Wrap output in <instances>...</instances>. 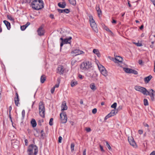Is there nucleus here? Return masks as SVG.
I'll return each instance as SVG.
<instances>
[{
    "label": "nucleus",
    "mask_w": 155,
    "mask_h": 155,
    "mask_svg": "<svg viewBox=\"0 0 155 155\" xmlns=\"http://www.w3.org/2000/svg\"><path fill=\"white\" fill-rule=\"evenodd\" d=\"M31 4L32 8L36 10H39L44 7L42 0H33Z\"/></svg>",
    "instance_id": "nucleus-1"
},
{
    "label": "nucleus",
    "mask_w": 155,
    "mask_h": 155,
    "mask_svg": "<svg viewBox=\"0 0 155 155\" xmlns=\"http://www.w3.org/2000/svg\"><path fill=\"white\" fill-rule=\"evenodd\" d=\"M38 148L33 144L30 145L27 150L28 155H36L38 152Z\"/></svg>",
    "instance_id": "nucleus-2"
},
{
    "label": "nucleus",
    "mask_w": 155,
    "mask_h": 155,
    "mask_svg": "<svg viewBox=\"0 0 155 155\" xmlns=\"http://www.w3.org/2000/svg\"><path fill=\"white\" fill-rule=\"evenodd\" d=\"M45 106L42 102H40L39 103V112L40 115L43 117H45Z\"/></svg>",
    "instance_id": "nucleus-3"
},
{
    "label": "nucleus",
    "mask_w": 155,
    "mask_h": 155,
    "mask_svg": "<svg viewBox=\"0 0 155 155\" xmlns=\"http://www.w3.org/2000/svg\"><path fill=\"white\" fill-rule=\"evenodd\" d=\"M146 94H145V95H149L150 96L151 100L152 101H154L155 91H154L153 89H151L149 91H148L147 90V92H146Z\"/></svg>",
    "instance_id": "nucleus-4"
},
{
    "label": "nucleus",
    "mask_w": 155,
    "mask_h": 155,
    "mask_svg": "<svg viewBox=\"0 0 155 155\" xmlns=\"http://www.w3.org/2000/svg\"><path fill=\"white\" fill-rule=\"evenodd\" d=\"M134 88L135 90L140 92L144 95L146 94V93L147 92V89L143 87L136 86H135Z\"/></svg>",
    "instance_id": "nucleus-5"
},
{
    "label": "nucleus",
    "mask_w": 155,
    "mask_h": 155,
    "mask_svg": "<svg viewBox=\"0 0 155 155\" xmlns=\"http://www.w3.org/2000/svg\"><path fill=\"white\" fill-rule=\"evenodd\" d=\"M60 120L62 123H65L67 120V117L65 112L61 113L60 114Z\"/></svg>",
    "instance_id": "nucleus-6"
},
{
    "label": "nucleus",
    "mask_w": 155,
    "mask_h": 155,
    "mask_svg": "<svg viewBox=\"0 0 155 155\" xmlns=\"http://www.w3.org/2000/svg\"><path fill=\"white\" fill-rule=\"evenodd\" d=\"M128 141L130 145L133 146L134 147H136L137 145L134 138L132 137H128Z\"/></svg>",
    "instance_id": "nucleus-7"
},
{
    "label": "nucleus",
    "mask_w": 155,
    "mask_h": 155,
    "mask_svg": "<svg viewBox=\"0 0 155 155\" xmlns=\"http://www.w3.org/2000/svg\"><path fill=\"white\" fill-rule=\"evenodd\" d=\"M64 67L62 65H59L57 68V73L60 74H62L64 73Z\"/></svg>",
    "instance_id": "nucleus-8"
},
{
    "label": "nucleus",
    "mask_w": 155,
    "mask_h": 155,
    "mask_svg": "<svg viewBox=\"0 0 155 155\" xmlns=\"http://www.w3.org/2000/svg\"><path fill=\"white\" fill-rule=\"evenodd\" d=\"M84 53V52L83 51H80L79 49H75L71 52V53L74 54V56H76Z\"/></svg>",
    "instance_id": "nucleus-9"
},
{
    "label": "nucleus",
    "mask_w": 155,
    "mask_h": 155,
    "mask_svg": "<svg viewBox=\"0 0 155 155\" xmlns=\"http://www.w3.org/2000/svg\"><path fill=\"white\" fill-rule=\"evenodd\" d=\"M91 27L93 30L96 33L98 32V29L95 22L90 23Z\"/></svg>",
    "instance_id": "nucleus-10"
},
{
    "label": "nucleus",
    "mask_w": 155,
    "mask_h": 155,
    "mask_svg": "<svg viewBox=\"0 0 155 155\" xmlns=\"http://www.w3.org/2000/svg\"><path fill=\"white\" fill-rule=\"evenodd\" d=\"M37 32L38 35L39 36H42L44 35V32L43 30V27L42 26H41L38 29Z\"/></svg>",
    "instance_id": "nucleus-11"
},
{
    "label": "nucleus",
    "mask_w": 155,
    "mask_h": 155,
    "mask_svg": "<svg viewBox=\"0 0 155 155\" xmlns=\"http://www.w3.org/2000/svg\"><path fill=\"white\" fill-rule=\"evenodd\" d=\"M57 10L58 12L60 13H68L70 12L69 10L68 9H58Z\"/></svg>",
    "instance_id": "nucleus-12"
},
{
    "label": "nucleus",
    "mask_w": 155,
    "mask_h": 155,
    "mask_svg": "<svg viewBox=\"0 0 155 155\" xmlns=\"http://www.w3.org/2000/svg\"><path fill=\"white\" fill-rule=\"evenodd\" d=\"M16 97L14 98V101L15 105L18 106L19 99L18 95L17 92L15 93Z\"/></svg>",
    "instance_id": "nucleus-13"
},
{
    "label": "nucleus",
    "mask_w": 155,
    "mask_h": 155,
    "mask_svg": "<svg viewBox=\"0 0 155 155\" xmlns=\"http://www.w3.org/2000/svg\"><path fill=\"white\" fill-rule=\"evenodd\" d=\"M92 67L91 64L89 61L85 62V69L87 70Z\"/></svg>",
    "instance_id": "nucleus-14"
},
{
    "label": "nucleus",
    "mask_w": 155,
    "mask_h": 155,
    "mask_svg": "<svg viewBox=\"0 0 155 155\" xmlns=\"http://www.w3.org/2000/svg\"><path fill=\"white\" fill-rule=\"evenodd\" d=\"M72 39V37H70L67 38H64L63 41H62L64 44L68 43L70 44L71 42V40Z\"/></svg>",
    "instance_id": "nucleus-15"
},
{
    "label": "nucleus",
    "mask_w": 155,
    "mask_h": 155,
    "mask_svg": "<svg viewBox=\"0 0 155 155\" xmlns=\"http://www.w3.org/2000/svg\"><path fill=\"white\" fill-rule=\"evenodd\" d=\"M61 107H62L61 111H62L67 110L68 107L66 105V102L65 101H64L62 103Z\"/></svg>",
    "instance_id": "nucleus-16"
},
{
    "label": "nucleus",
    "mask_w": 155,
    "mask_h": 155,
    "mask_svg": "<svg viewBox=\"0 0 155 155\" xmlns=\"http://www.w3.org/2000/svg\"><path fill=\"white\" fill-rule=\"evenodd\" d=\"M96 9L97 12L98 17H100V15H101L102 14V12L99 8V5H96Z\"/></svg>",
    "instance_id": "nucleus-17"
},
{
    "label": "nucleus",
    "mask_w": 155,
    "mask_h": 155,
    "mask_svg": "<svg viewBox=\"0 0 155 155\" xmlns=\"http://www.w3.org/2000/svg\"><path fill=\"white\" fill-rule=\"evenodd\" d=\"M58 6L60 8H64L66 6V4L65 2H60L58 4Z\"/></svg>",
    "instance_id": "nucleus-18"
},
{
    "label": "nucleus",
    "mask_w": 155,
    "mask_h": 155,
    "mask_svg": "<svg viewBox=\"0 0 155 155\" xmlns=\"http://www.w3.org/2000/svg\"><path fill=\"white\" fill-rule=\"evenodd\" d=\"M152 78L151 75H150L148 77H146L144 78V81L146 83H148Z\"/></svg>",
    "instance_id": "nucleus-19"
},
{
    "label": "nucleus",
    "mask_w": 155,
    "mask_h": 155,
    "mask_svg": "<svg viewBox=\"0 0 155 155\" xmlns=\"http://www.w3.org/2000/svg\"><path fill=\"white\" fill-rule=\"evenodd\" d=\"M92 73L91 71H88L86 73V75L87 77L94 78L95 77L94 76V74Z\"/></svg>",
    "instance_id": "nucleus-20"
},
{
    "label": "nucleus",
    "mask_w": 155,
    "mask_h": 155,
    "mask_svg": "<svg viewBox=\"0 0 155 155\" xmlns=\"http://www.w3.org/2000/svg\"><path fill=\"white\" fill-rule=\"evenodd\" d=\"M115 62H117V61H118L120 63H121L123 60L122 58L119 56H117L115 58Z\"/></svg>",
    "instance_id": "nucleus-21"
},
{
    "label": "nucleus",
    "mask_w": 155,
    "mask_h": 155,
    "mask_svg": "<svg viewBox=\"0 0 155 155\" xmlns=\"http://www.w3.org/2000/svg\"><path fill=\"white\" fill-rule=\"evenodd\" d=\"M3 22L7 27L8 29L10 30L11 28V25L10 23L8 21L6 20L4 21Z\"/></svg>",
    "instance_id": "nucleus-22"
},
{
    "label": "nucleus",
    "mask_w": 155,
    "mask_h": 155,
    "mask_svg": "<svg viewBox=\"0 0 155 155\" xmlns=\"http://www.w3.org/2000/svg\"><path fill=\"white\" fill-rule=\"evenodd\" d=\"M93 52L94 54H96L98 57H100L101 54L98 49H94Z\"/></svg>",
    "instance_id": "nucleus-23"
},
{
    "label": "nucleus",
    "mask_w": 155,
    "mask_h": 155,
    "mask_svg": "<svg viewBox=\"0 0 155 155\" xmlns=\"http://www.w3.org/2000/svg\"><path fill=\"white\" fill-rule=\"evenodd\" d=\"M46 80V77L45 75H42L40 78V81L42 83H43Z\"/></svg>",
    "instance_id": "nucleus-24"
},
{
    "label": "nucleus",
    "mask_w": 155,
    "mask_h": 155,
    "mask_svg": "<svg viewBox=\"0 0 155 155\" xmlns=\"http://www.w3.org/2000/svg\"><path fill=\"white\" fill-rule=\"evenodd\" d=\"M90 87L91 89L93 91H94L97 89V88L95 86V84L93 83L90 84Z\"/></svg>",
    "instance_id": "nucleus-25"
},
{
    "label": "nucleus",
    "mask_w": 155,
    "mask_h": 155,
    "mask_svg": "<svg viewBox=\"0 0 155 155\" xmlns=\"http://www.w3.org/2000/svg\"><path fill=\"white\" fill-rule=\"evenodd\" d=\"M31 124L33 127H35L37 125L36 121L34 119H32L31 121Z\"/></svg>",
    "instance_id": "nucleus-26"
},
{
    "label": "nucleus",
    "mask_w": 155,
    "mask_h": 155,
    "mask_svg": "<svg viewBox=\"0 0 155 155\" xmlns=\"http://www.w3.org/2000/svg\"><path fill=\"white\" fill-rule=\"evenodd\" d=\"M80 68L83 71H85V62H82L81 64Z\"/></svg>",
    "instance_id": "nucleus-27"
},
{
    "label": "nucleus",
    "mask_w": 155,
    "mask_h": 155,
    "mask_svg": "<svg viewBox=\"0 0 155 155\" xmlns=\"http://www.w3.org/2000/svg\"><path fill=\"white\" fill-rule=\"evenodd\" d=\"M70 3L74 6L76 5V2L75 0H68Z\"/></svg>",
    "instance_id": "nucleus-28"
},
{
    "label": "nucleus",
    "mask_w": 155,
    "mask_h": 155,
    "mask_svg": "<svg viewBox=\"0 0 155 155\" xmlns=\"http://www.w3.org/2000/svg\"><path fill=\"white\" fill-rule=\"evenodd\" d=\"M102 26L103 27V28L107 31H108L112 34H113V33L110 30L107 26H105L104 24H103V25H102Z\"/></svg>",
    "instance_id": "nucleus-29"
},
{
    "label": "nucleus",
    "mask_w": 155,
    "mask_h": 155,
    "mask_svg": "<svg viewBox=\"0 0 155 155\" xmlns=\"http://www.w3.org/2000/svg\"><path fill=\"white\" fill-rule=\"evenodd\" d=\"M117 113V110H113L111 111L110 113L113 116L115 115Z\"/></svg>",
    "instance_id": "nucleus-30"
},
{
    "label": "nucleus",
    "mask_w": 155,
    "mask_h": 155,
    "mask_svg": "<svg viewBox=\"0 0 155 155\" xmlns=\"http://www.w3.org/2000/svg\"><path fill=\"white\" fill-rule=\"evenodd\" d=\"M63 34L61 38H60V40L62 41H63L64 40V38L65 37H66V34H68V33L67 32H63Z\"/></svg>",
    "instance_id": "nucleus-31"
},
{
    "label": "nucleus",
    "mask_w": 155,
    "mask_h": 155,
    "mask_svg": "<svg viewBox=\"0 0 155 155\" xmlns=\"http://www.w3.org/2000/svg\"><path fill=\"white\" fill-rule=\"evenodd\" d=\"M101 73L103 75L105 76H106L107 75V71H106V69H104V70H103V71L101 72Z\"/></svg>",
    "instance_id": "nucleus-32"
},
{
    "label": "nucleus",
    "mask_w": 155,
    "mask_h": 155,
    "mask_svg": "<svg viewBox=\"0 0 155 155\" xmlns=\"http://www.w3.org/2000/svg\"><path fill=\"white\" fill-rule=\"evenodd\" d=\"M99 69L101 72L102 71L105 69V68L102 65H101L100 66H98Z\"/></svg>",
    "instance_id": "nucleus-33"
},
{
    "label": "nucleus",
    "mask_w": 155,
    "mask_h": 155,
    "mask_svg": "<svg viewBox=\"0 0 155 155\" xmlns=\"http://www.w3.org/2000/svg\"><path fill=\"white\" fill-rule=\"evenodd\" d=\"M78 83L77 81H72L71 83V86L73 87L77 84Z\"/></svg>",
    "instance_id": "nucleus-34"
},
{
    "label": "nucleus",
    "mask_w": 155,
    "mask_h": 155,
    "mask_svg": "<svg viewBox=\"0 0 155 155\" xmlns=\"http://www.w3.org/2000/svg\"><path fill=\"white\" fill-rule=\"evenodd\" d=\"M143 104L145 106H147L148 105V103L147 100L146 99L143 100Z\"/></svg>",
    "instance_id": "nucleus-35"
},
{
    "label": "nucleus",
    "mask_w": 155,
    "mask_h": 155,
    "mask_svg": "<svg viewBox=\"0 0 155 155\" xmlns=\"http://www.w3.org/2000/svg\"><path fill=\"white\" fill-rule=\"evenodd\" d=\"M74 143H72L71 144V151L72 152H73L74 149Z\"/></svg>",
    "instance_id": "nucleus-36"
},
{
    "label": "nucleus",
    "mask_w": 155,
    "mask_h": 155,
    "mask_svg": "<svg viewBox=\"0 0 155 155\" xmlns=\"http://www.w3.org/2000/svg\"><path fill=\"white\" fill-rule=\"evenodd\" d=\"M90 23L95 22L92 16H89Z\"/></svg>",
    "instance_id": "nucleus-37"
},
{
    "label": "nucleus",
    "mask_w": 155,
    "mask_h": 155,
    "mask_svg": "<svg viewBox=\"0 0 155 155\" xmlns=\"http://www.w3.org/2000/svg\"><path fill=\"white\" fill-rule=\"evenodd\" d=\"M113 116L110 113L107 115L105 117L104 120H106L109 118Z\"/></svg>",
    "instance_id": "nucleus-38"
},
{
    "label": "nucleus",
    "mask_w": 155,
    "mask_h": 155,
    "mask_svg": "<svg viewBox=\"0 0 155 155\" xmlns=\"http://www.w3.org/2000/svg\"><path fill=\"white\" fill-rule=\"evenodd\" d=\"M25 110H23L22 111V113H21V114H22L21 119H23L24 118L25 116Z\"/></svg>",
    "instance_id": "nucleus-39"
},
{
    "label": "nucleus",
    "mask_w": 155,
    "mask_h": 155,
    "mask_svg": "<svg viewBox=\"0 0 155 155\" xmlns=\"http://www.w3.org/2000/svg\"><path fill=\"white\" fill-rule=\"evenodd\" d=\"M117 104L116 103H114L112 105H111V107L112 108H113L115 109L117 107Z\"/></svg>",
    "instance_id": "nucleus-40"
},
{
    "label": "nucleus",
    "mask_w": 155,
    "mask_h": 155,
    "mask_svg": "<svg viewBox=\"0 0 155 155\" xmlns=\"http://www.w3.org/2000/svg\"><path fill=\"white\" fill-rule=\"evenodd\" d=\"M106 146H107V148H108V149L109 150H110L111 149V147L110 146V145L108 143V142L107 141H106Z\"/></svg>",
    "instance_id": "nucleus-41"
},
{
    "label": "nucleus",
    "mask_w": 155,
    "mask_h": 155,
    "mask_svg": "<svg viewBox=\"0 0 155 155\" xmlns=\"http://www.w3.org/2000/svg\"><path fill=\"white\" fill-rule=\"evenodd\" d=\"M124 70L127 73H128L129 71V68H123Z\"/></svg>",
    "instance_id": "nucleus-42"
},
{
    "label": "nucleus",
    "mask_w": 155,
    "mask_h": 155,
    "mask_svg": "<svg viewBox=\"0 0 155 155\" xmlns=\"http://www.w3.org/2000/svg\"><path fill=\"white\" fill-rule=\"evenodd\" d=\"M53 120V118H50L49 122V124L50 126H52L53 124L52 123V121Z\"/></svg>",
    "instance_id": "nucleus-43"
},
{
    "label": "nucleus",
    "mask_w": 155,
    "mask_h": 155,
    "mask_svg": "<svg viewBox=\"0 0 155 155\" xmlns=\"http://www.w3.org/2000/svg\"><path fill=\"white\" fill-rule=\"evenodd\" d=\"M132 73L133 74L135 75H137L138 74V72L137 71L133 69H132Z\"/></svg>",
    "instance_id": "nucleus-44"
},
{
    "label": "nucleus",
    "mask_w": 155,
    "mask_h": 155,
    "mask_svg": "<svg viewBox=\"0 0 155 155\" xmlns=\"http://www.w3.org/2000/svg\"><path fill=\"white\" fill-rule=\"evenodd\" d=\"M7 17L10 20L13 21V20H14L13 18H12V17H11V16L8 15H7Z\"/></svg>",
    "instance_id": "nucleus-45"
},
{
    "label": "nucleus",
    "mask_w": 155,
    "mask_h": 155,
    "mask_svg": "<svg viewBox=\"0 0 155 155\" xmlns=\"http://www.w3.org/2000/svg\"><path fill=\"white\" fill-rule=\"evenodd\" d=\"M134 44L137 46H142V44L141 43L134 42Z\"/></svg>",
    "instance_id": "nucleus-46"
},
{
    "label": "nucleus",
    "mask_w": 155,
    "mask_h": 155,
    "mask_svg": "<svg viewBox=\"0 0 155 155\" xmlns=\"http://www.w3.org/2000/svg\"><path fill=\"white\" fill-rule=\"evenodd\" d=\"M138 62L139 64H140L141 65H143V61L141 60H139L138 61Z\"/></svg>",
    "instance_id": "nucleus-47"
},
{
    "label": "nucleus",
    "mask_w": 155,
    "mask_h": 155,
    "mask_svg": "<svg viewBox=\"0 0 155 155\" xmlns=\"http://www.w3.org/2000/svg\"><path fill=\"white\" fill-rule=\"evenodd\" d=\"M43 122V120H39L38 122V124L40 126L41 125V122Z\"/></svg>",
    "instance_id": "nucleus-48"
},
{
    "label": "nucleus",
    "mask_w": 155,
    "mask_h": 155,
    "mask_svg": "<svg viewBox=\"0 0 155 155\" xmlns=\"http://www.w3.org/2000/svg\"><path fill=\"white\" fill-rule=\"evenodd\" d=\"M26 27L24 26V25H23L21 27V29L22 31L26 29Z\"/></svg>",
    "instance_id": "nucleus-49"
},
{
    "label": "nucleus",
    "mask_w": 155,
    "mask_h": 155,
    "mask_svg": "<svg viewBox=\"0 0 155 155\" xmlns=\"http://www.w3.org/2000/svg\"><path fill=\"white\" fill-rule=\"evenodd\" d=\"M97 112V109L96 108L94 109L92 111V112L93 114H95Z\"/></svg>",
    "instance_id": "nucleus-50"
},
{
    "label": "nucleus",
    "mask_w": 155,
    "mask_h": 155,
    "mask_svg": "<svg viewBox=\"0 0 155 155\" xmlns=\"http://www.w3.org/2000/svg\"><path fill=\"white\" fill-rule=\"evenodd\" d=\"M100 149L102 151V152H104V150L103 149V146H102L101 145H100Z\"/></svg>",
    "instance_id": "nucleus-51"
},
{
    "label": "nucleus",
    "mask_w": 155,
    "mask_h": 155,
    "mask_svg": "<svg viewBox=\"0 0 155 155\" xmlns=\"http://www.w3.org/2000/svg\"><path fill=\"white\" fill-rule=\"evenodd\" d=\"M86 130L87 132H89L91 131V129L89 127H87L86 128Z\"/></svg>",
    "instance_id": "nucleus-52"
},
{
    "label": "nucleus",
    "mask_w": 155,
    "mask_h": 155,
    "mask_svg": "<svg viewBox=\"0 0 155 155\" xmlns=\"http://www.w3.org/2000/svg\"><path fill=\"white\" fill-rule=\"evenodd\" d=\"M62 139V138L61 136H60L58 138V142L59 143H61V140Z\"/></svg>",
    "instance_id": "nucleus-53"
},
{
    "label": "nucleus",
    "mask_w": 155,
    "mask_h": 155,
    "mask_svg": "<svg viewBox=\"0 0 155 155\" xmlns=\"http://www.w3.org/2000/svg\"><path fill=\"white\" fill-rule=\"evenodd\" d=\"M78 77L79 78L81 79H83L84 78V76H83L82 75L80 74H79L78 75Z\"/></svg>",
    "instance_id": "nucleus-54"
},
{
    "label": "nucleus",
    "mask_w": 155,
    "mask_h": 155,
    "mask_svg": "<svg viewBox=\"0 0 155 155\" xmlns=\"http://www.w3.org/2000/svg\"><path fill=\"white\" fill-rule=\"evenodd\" d=\"M54 89H55V88H54V87H53L51 89V91L52 94H53L54 93Z\"/></svg>",
    "instance_id": "nucleus-55"
},
{
    "label": "nucleus",
    "mask_w": 155,
    "mask_h": 155,
    "mask_svg": "<svg viewBox=\"0 0 155 155\" xmlns=\"http://www.w3.org/2000/svg\"><path fill=\"white\" fill-rule=\"evenodd\" d=\"M143 131L142 130H139L138 131V133L139 134H143Z\"/></svg>",
    "instance_id": "nucleus-56"
},
{
    "label": "nucleus",
    "mask_w": 155,
    "mask_h": 155,
    "mask_svg": "<svg viewBox=\"0 0 155 155\" xmlns=\"http://www.w3.org/2000/svg\"><path fill=\"white\" fill-rule=\"evenodd\" d=\"M86 149H84L83 151V155H86Z\"/></svg>",
    "instance_id": "nucleus-57"
},
{
    "label": "nucleus",
    "mask_w": 155,
    "mask_h": 155,
    "mask_svg": "<svg viewBox=\"0 0 155 155\" xmlns=\"http://www.w3.org/2000/svg\"><path fill=\"white\" fill-rule=\"evenodd\" d=\"M25 145H27L28 143V140L27 139H25Z\"/></svg>",
    "instance_id": "nucleus-58"
},
{
    "label": "nucleus",
    "mask_w": 155,
    "mask_h": 155,
    "mask_svg": "<svg viewBox=\"0 0 155 155\" xmlns=\"http://www.w3.org/2000/svg\"><path fill=\"white\" fill-rule=\"evenodd\" d=\"M12 107L11 106H10L9 107V114H10L11 112V111L12 110Z\"/></svg>",
    "instance_id": "nucleus-59"
},
{
    "label": "nucleus",
    "mask_w": 155,
    "mask_h": 155,
    "mask_svg": "<svg viewBox=\"0 0 155 155\" xmlns=\"http://www.w3.org/2000/svg\"><path fill=\"white\" fill-rule=\"evenodd\" d=\"M59 86V84H56L53 87L54 88L55 87H58Z\"/></svg>",
    "instance_id": "nucleus-60"
},
{
    "label": "nucleus",
    "mask_w": 155,
    "mask_h": 155,
    "mask_svg": "<svg viewBox=\"0 0 155 155\" xmlns=\"http://www.w3.org/2000/svg\"><path fill=\"white\" fill-rule=\"evenodd\" d=\"M150 155H155V151H153L152 152Z\"/></svg>",
    "instance_id": "nucleus-61"
},
{
    "label": "nucleus",
    "mask_w": 155,
    "mask_h": 155,
    "mask_svg": "<svg viewBox=\"0 0 155 155\" xmlns=\"http://www.w3.org/2000/svg\"><path fill=\"white\" fill-rule=\"evenodd\" d=\"M9 118L10 119V120L11 122H12V117H11V113L10 114H9Z\"/></svg>",
    "instance_id": "nucleus-62"
},
{
    "label": "nucleus",
    "mask_w": 155,
    "mask_h": 155,
    "mask_svg": "<svg viewBox=\"0 0 155 155\" xmlns=\"http://www.w3.org/2000/svg\"><path fill=\"white\" fill-rule=\"evenodd\" d=\"M50 17L51 18V19H54V16L52 14H51L50 15Z\"/></svg>",
    "instance_id": "nucleus-63"
},
{
    "label": "nucleus",
    "mask_w": 155,
    "mask_h": 155,
    "mask_svg": "<svg viewBox=\"0 0 155 155\" xmlns=\"http://www.w3.org/2000/svg\"><path fill=\"white\" fill-rule=\"evenodd\" d=\"M112 23L116 24L117 22L116 21L113 19L112 21Z\"/></svg>",
    "instance_id": "nucleus-64"
}]
</instances>
